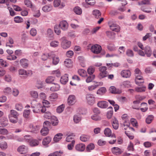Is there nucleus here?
<instances>
[{
    "label": "nucleus",
    "mask_w": 156,
    "mask_h": 156,
    "mask_svg": "<svg viewBox=\"0 0 156 156\" xmlns=\"http://www.w3.org/2000/svg\"><path fill=\"white\" fill-rule=\"evenodd\" d=\"M59 85L57 83H54L53 85L50 88V90L53 91H57L60 89Z\"/></svg>",
    "instance_id": "nucleus-36"
},
{
    "label": "nucleus",
    "mask_w": 156,
    "mask_h": 156,
    "mask_svg": "<svg viewBox=\"0 0 156 156\" xmlns=\"http://www.w3.org/2000/svg\"><path fill=\"white\" fill-rule=\"evenodd\" d=\"M154 116L153 115H149L146 119V122L147 124H150L152 122Z\"/></svg>",
    "instance_id": "nucleus-59"
},
{
    "label": "nucleus",
    "mask_w": 156,
    "mask_h": 156,
    "mask_svg": "<svg viewBox=\"0 0 156 156\" xmlns=\"http://www.w3.org/2000/svg\"><path fill=\"white\" fill-rule=\"evenodd\" d=\"M49 133V129L47 127H43L41 130V135L44 136L47 135Z\"/></svg>",
    "instance_id": "nucleus-38"
},
{
    "label": "nucleus",
    "mask_w": 156,
    "mask_h": 156,
    "mask_svg": "<svg viewBox=\"0 0 156 156\" xmlns=\"http://www.w3.org/2000/svg\"><path fill=\"white\" fill-rule=\"evenodd\" d=\"M52 9V6L50 5H46L42 8V10L45 12H48L51 11Z\"/></svg>",
    "instance_id": "nucleus-27"
},
{
    "label": "nucleus",
    "mask_w": 156,
    "mask_h": 156,
    "mask_svg": "<svg viewBox=\"0 0 156 156\" xmlns=\"http://www.w3.org/2000/svg\"><path fill=\"white\" fill-rule=\"evenodd\" d=\"M95 78V76L94 75L88 76L86 79V81L87 83L90 82Z\"/></svg>",
    "instance_id": "nucleus-64"
},
{
    "label": "nucleus",
    "mask_w": 156,
    "mask_h": 156,
    "mask_svg": "<svg viewBox=\"0 0 156 156\" xmlns=\"http://www.w3.org/2000/svg\"><path fill=\"white\" fill-rule=\"evenodd\" d=\"M144 51L145 54L147 56L150 57L152 55V50L150 47L149 46H146L144 49Z\"/></svg>",
    "instance_id": "nucleus-20"
},
{
    "label": "nucleus",
    "mask_w": 156,
    "mask_h": 156,
    "mask_svg": "<svg viewBox=\"0 0 156 156\" xmlns=\"http://www.w3.org/2000/svg\"><path fill=\"white\" fill-rule=\"evenodd\" d=\"M146 87L144 86L137 87L135 88V90L137 92H143L145 91Z\"/></svg>",
    "instance_id": "nucleus-58"
},
{
    "label": "nucleus",
    "mask_w": 156,
    "mask_h": 156,
    "mask_svg": "<svg viewBox=\"0 0 156 156\" xmlns=\"http://www.w3.org/2000/svg\"><path fill=\"white\" fill-rule=\"evenodd\" d=\"M74 136L73 134H71L67 135L66 138V141L67 142H70L72 140H73V137Z\"/></svg>",
    "instance_id": "nucleus-61"
},
{
    "label": "nucleus",
    "mask_w": 156,
    "mask_h": 156,
    "mask_svg": "<svg viewBox=\"0 0 156 156\" xmlns=\"http://www.w3.org/2000/svg\"><path fill=\"white\" fill-rule=\"evenodd\" d=\"M51 138L49 136L44 138L43 140L42 144L44 147H47L49 146V144L51 142Z\"/></svg>",
    "instance_id": "nucleus-8"
},
{
    "label": "nucleus",
    "mask_w": 156,
    "mask_h": 156,
    "mask_svg": "<svg viewBox=\"0 0 156 156\" xmlns=\"http://www.w3.org/2000/svg\"><path fill=\"white\" fill-rule=\"evenodd\" d=\"M67 102L68 105L70 106L75 105L76 102V96L74 95H69L68 98Z\"/></svg>",
    "instance_id": "nucleus-6"
},
{
    "label": "nucleus",
    "mask_w": 156,
    "mask_h": 156,
    "mask_svg": "<svg viewBox=\"0 0 156 156\" xmlns=\"http://www.w3.org/2000/svg\"><path fill=\"white\" fill-rule=\"evenodd\" d=\"M141 105L143 107L140 108L141 111L143 112H145L148 109L147 104L145 103H142L141 104Z\"/></svg>",
    "instance_id": "nucleus-55"
},
{
    "label": "nucleus",
    "mask_w": 156,
    "mask_h": 156,
    "mask_svg": "<svg viewBox=\"0 0 156 156\" xmlns=\"http://www.w3.org/2000/svg\"><path fill=\"white\" fill-rule=\"evenodd\" d=\"M14 41L13 39L11 37H9L7 40L6 43V46L9 48H12L13 46L12 45L14 44Z\"/></svg>",
    "instance_id": "nucleus-19"
},
{
    "label": "nucleus",
    "mask_w": 156,
    "mask_h": 156,
    "mask_svg": "<svg viewBox=\"0 0 156 156\" xmlns=\"http://www.w3.org/2000/svg\"><path fill=\"white\" fill-rule=\"evenodd\" d=\"M59 42L56 40H53L51 41L50 45L51 47L53 48L57 47L59 46Z\"/></svg>",
    "instance_id": "nucleus-42"
},
{
    "label": "nucleus",
    "mask_w": 156,
    "mask_h": 156,
    "mask_svg": "<svg viewBox=\"0 0 156 156\" xmlns=\"http://www.w3.org/2000/svg\"><path fill=\"white\" fill-rule=\"evenodd\" d=\"M63 134L62 133H58L56 134L53 140L55 142H58L61 140L62 138Z\"/></svg>",
    "instance_id": "nucleus-29"
},
{
    "label": "nucleus",
    "mask_w": 156,
    "mask_h": 156,
    "mask_svg": "<svg viewBox=\"0 0 156 156\" xmlns=\"http://www.w3.org/2000/svg\"><path fill=\"white\" fill-rule=\"evenodd\" d=\"M97 105L101 108H106L108 106V103L105 101H101L98 102Z\"/></svg>",
    "instance_id": "nucleus-11"
},
{
    "label": "nucleus",
    "mask_w": 156,
    "mask_h": 156,
    "mask_svg": "<svg viewBox=\"0 0 156 156\" xmlns=\"http://www.w3.org/2000/svg\"><path fill=\"white\" fill-rule=\"evenodd\" d=\"M86 99L87 103L90 105H92L95 102V97L93 94H87L86 95Z\"/></svg>",
    "instance_id": "nucleus-4"
},
{
    "label": "nucleus",
    "mask_w": 156,
    "mask_h": 156,
    "mask_svg": "<svg viewBox=\"0 0 156 156\" xmlns=\"http://www.w3.org/2000/svg\"><path fill=\"white\" fill-rule=\"evenodd\" d=\"M94 82L97 84L89 86L88 87V90L89 91H92L95 90L98 87L101 86L103 84V83L102 82H97L94 81Z\"/></svg>",
    "instance_id": "nucleus-12"
},
{
    "label": "nucleus",
    "mask_w": 156,
    "mask_h": 156,
    "mask_svg": "<svg viewBox=\"0 0 156 156\" xmlns=\"http://www.w3.org/2000/svg\"><path fill=\"white\" fill-rule=\"evenodd\" d=\"M30 144L31 146H35L38 145L39 144V142L36 140H30Z\"/></svg>",
    "instance_id": "nucleus-51"
},
{
    "label": "nucleus",
    "mask_w": 156,
    "mask_h": 156,
    "mask_svg": "<svg viewBox=\"0 0 156 156\" xmlns=\"http://www.w3.org/2000/svg\"><path fill=\"white\" fill-rule=\"evenodd\" d=\"M59 26L62 30H66L68 29L69 24L66 21L64 20L60 22Z\"/></svg>",
    "instance_id": "nucleus-7"
},
{
    "label": "nucleus",
    "mask_w": 156,
    "mask_h": 156,
    "mask_svg": "<svg viewBox=\"0 0 156 156\" xmlns=\"http://www.w3.org/2000/svg\"><path fill=\"white\" fill-rule=\"evenodd\" d=\"M15 108L18 111H21L23 108V107L21 103H17L15 105Z\"/></svg>",
    "instance_id": "nucleus-54"
},
{
    "label": "nucleus",
    "mask_w": 156,
    "mask_h": 156,
    "mask_svg": "<svg viewBox=\"0 0 156 156\" xmlns=\"http://www.w3.org/2000/svg\"><path fill=\"white\" fill-rule=\"evenodd\" d=\"M55 79V78L54 77L49 76L46 79L45 82L48 83H51Z\"/></svg>",
    "instance_id": "nucleus-57"
},
{
    "label": "nucleus",
    "mask_w": 156,
    "mask_h": 156,
    "mask_svg": "<svg viewBox=\"0 0 156 156\" xmlns=\"http://www.w3.org/2000/svg\"><path fill=\"white\" fill-rule=\"evenodd\" d=\"M95 71L94 67L92 66H90L87 69V73L90 75H92Z\"/></svg>",
    "instance_id": "nucleus-49"
},
{
    "label": "nucleus",
    "mask_w": 156,
    "mask_h": 156,
    "mask_svg": "<svg viewBox=\"0 0 156 156\" xmlns=\"http://www.w3.org/2000/svg\"><path fill=\"white\" fill-rule=\"evenodd\" d=\"M21 65L24 68H26L28 66V61L26 59H22L20 60Z\"/></svg>",
    "instance_id": "nucleus-37"
},
{
    "label": "nucleus",
    "mask_w": 156,
    "mask_h": 156,
    "mask_svg": "<svg viewBox=\"0 0 156 156\" xmlns=\"http://www.w3.org/2000/svg\"><path fill=\"white\" fill-rule=\"evenodd\" d=\"M68 76L67 74L64 75L62 76L60 79L61 83L63 84H65L68 82Z\"/></svg>",
    "instance_id": "nucleus-25"
},
{
    "label": "nucleus",
    "mask_w": 156,
    "mask_h": 156,
    "mask_svg": "<svg viewBox=\"0 0 156 156\" xmlns=\"http://www.w3.org/2000/svg\"><path fill=\"white\" fill-rule=\"evenodd\" d=\"M30 113V110H25L23 111V116L26 118L29 117Z\"/></svg>",
    "instance_id": "nucleus-63"
},
{
    "label": "nucleus",
    "mask_w": 156,
    "mask_h": 156,
    "mask_svg": "<svg viewBox=\"0 0 156 156\" xmlns=\"http://www.w3.org/2000/svg\"><path fill=\"white\" fill-rule=\"evenodd\" d=\"M121 86L125 87H131L130 82L128 81H124L122 83Z\"/></svg>",
    "instance_id": "nucleus-50"
},
{
    "label": "nucleus",
    "mask_w": 156,
    "mask_h": 156,
    "mask_svg": "<svg viewBox=\"0 0 156 156\" xmlns=\"http://www.w3.org/2000/svg\"><path fill=\"white\" fill-rule=\"evenodd\" d=\"M92 14L94 17L97 19L99 18L101 16V12L97 9L94 10L92 12Z\"/></svg>",
    "instance_id": "nucleus-40"
},
{
    "label": "nucleus",
    "mask_w": 156,
    "mask_h": 156,
    "mask_svg": "<svg viewBox=\"0 0 156 156\" xmlns=\"http://www.w3.org/2000/svg\"><path fill=\"white\" fill-rule=\"evenodd\" d=\"M53 5L55 7L59 6L61 8H63L65 6L64 3H61V0H54L53 2Z\"/></svg>",
    "instance_id": "nucleus-18"
},
{
    "label": "nucleus",
    "mask_w": 156,
    "mask_h": 156,
    "mask_svg": "<svg viewBox=\"0 0 156 156\" xmlns=\"http://www.w3.org/2000/svg\"><path fill=\"white\" fill-rule=\"evenodd\" d=\"M63 154V152L61 151H55L52 153L49 154L48 156H61V155Z\"/></svg>",
    "instance_id": "nucleus-56"
},
{
    "label": "nucleus",
    "mask_w": 156,
    "mask_h": 156,
    "mask_svg": "<svg viewBox=\"0 0 156 156\" xmlns=\"http://www.w3.org/2000/svg\"><path fill=\"white\" fill-rule=\"evenodd\" d=\"M17 151L21 154H25L27 152V147L25 145H22L18 147Z\"/></svg>",
    "instance_id": "nucleus-9"
},
{
    "label": "nucleus",
    "mask_w": 156,
    "mask_h": 156,
    "mask_svg": "<svg viewBox=\"0 0 156 156\" xmlns=\"http://www.w3.org/2000/svg\"><path fill=\"white\" fill-rule=\"evenodd\" d=\"M110 92L113 94H120L122 93V91L120 89L118 88H116L114 86L110 87L109 88Z\"/></svg>",
    "instance_id": "nucleus-13"
},
{
    "label": "nucleus",
    "mask_w": 156,
    "mask_h": 156,
    "mask_svg": "<svg viewBox=\"0 0 156 156\" xmlns=\"http://www.w3.org/2000/svg\"><path fill=\"white\" fill-rule=\"evenodd\" d=\"M111 150L112 153L116 155H119L122 152L120 149L118 147H112Z\"/></svg>",
    "instance_id": "nucleus-23"
},
{
    "label": "nucleus",
    "mask_w": 156,
    "mask_h": 156,
    "mask_svg": "<svg viewBox=\"0 0 156 156\" xmlns=\"http://www.w3.org/2000/svg\"><path fill=\"white\" fill-rule=\"evenodd\" d=\"M33 108H34L32 110L33 112L34 113H39L41 112L42 105L40 103H38Z\"/></svg>",
    "instance_id": "nucleus-14"
},
{
    "label": "nucleus",
    "mask_w": 156,
    "mask_h": 156,
    "mask_svg": "<svg viewBox=\"0 0 156 156\" xmlns=\"http://www.w3.org/2000/svg\"><path fill=\"white\" fill-rule=\"evenodd\" d=\"M19 90L17 88H13L12 90L11 94L15 97H17L19 95Z\"/></svg>",
    "instance_id": "nucleus-35"
},
{
    "label": "nucleus",
    "mask_w": 156,
    "mask_h": 156,
    "mask_svg": "<svg viewBox=\"0 0 156 156\" xmlns=\"http://www.w3.org/2000/svg\"><path fill=\"white\" fill-rule=\"evenodd\" d=\"M1 125L2 126L4 127L7 126L8 124V121L6 118H3L1 119Z\"/></svg>",
    "instance_id": "nucleus-46"
},
{
    "label": "nucleus",
    "mask_w": 156,
    "mask_h": 156,
    "mask_svg": "<svg viewBox=\"0 0 156 156\" xmlns=\"http://www.w3.org/2000/svg\"><path fill=\"white\" fill-rule=\"evenodd\" d=\"M90 138V137L88 135H83L80 136V139L83 142H86L88 141Z\"/></svg>",
    "instance_id": "nucleus-45"
},
{
    "label": "nucleus",
    "mask_w": 156,
    "mask_h": 156,
    "mask_svg": "<svg viewBox=\"0 0 156 156\" xmlns=\"http://www.w3.org/2000/svg\"><path fill=\"white\" fill-rule=\"evenodd\" d=\"M104 133L106 136L107 137L111 136L112 138H115L116 136L114 134H112V131L109 128H106L105 129L104 131Z\"/></svg>",
    "instance_id": "nucleus-10"
},
{
    "label": "nucleus",
    "mask_w": 156,
    "mask_h": 156,
    "mask_svg": "<svg viewBox=\"0 0 156 156\" xmlns=\"http://www.w3.org/2000/svg\"><path fill=\"white\" fill-rule=\"evenodd\" d=\"M85 148V145L83 144H79L75 146V148L77 151L82 152L83 151Z\"/></svg>",
    "instance_id": "nucleus-16"
},
{
    "label": "nucleus",
    "mask_w": 156,
    "mask_h": 156,
    "mask_svg": "<svg viewBox=\"0 0 156 156\" xmlns=\"http://www.w3.org/2000/svg\"><path fill=\"white\" fill-rule=\"evenodd\" d=\"M51 122L53 126H56L58 123L57 118L55 116H53L51 119Z\"/></svg>",
    "instance_id": "nucleus-31"
},
{
    "label": "nucleus",
    "mask_w": 156,
    "mask_h": 156,
    "mask_svg": "<svg viewBox=\"0 0 156 156\" xmlns=\"http://www.w3.org/2000/svg\"><path fill=\"white\" fill-rule=\"evenodd\" d=\"M30 94L32 98L35 99L37 98L39 96L37 92L35 90H33L30 91Z\"/></svg>",
    "instance_id": "nucleus-41"
},
{
    "label": "nucleus",
    "mask_w": 156,
    "mask_h": 156,
    "mask_svg": "<svg viewBox=\"0 0 156 156\" xmlns=\"http://www.w3.org/2000/svg\"><path fill=\"white\" fill-rule=\"evenodd\" d=\"M29 127L31 129L32 132H37L39 131L40 129V127L39 126L33 124H30Z\"/></svg>",
    "instance_id": "nucleus-26"
},
{
    "label": "nucleus",
    "mask_w": 156,
    "mask_h": 156,
    "mask_svg": "<svg viewBox=\"0 0 156 156\" xmlns=\"http://www.w3.org/2000/svg\"><path fill=\"white\" fill-rule=\"evenodd\" d=\"M78 74L83 77H85L87 76V73L86 70L83 69H80L78 71Z\"/></svg>",
    "instance_id": "nucleus-33"
},
{
    "label": "nucleus",
    "mask_w": 156,
    "mask_h": 156,
    "mask_svg": "<svg viewBox=\"0 0 156 156\" xmlns=\"http://www.w3.org/2000/svg\"><path fill=\"white\" fill-rule=\"evenodd\" d=\"M131 74L130 71L127 70H123L121 73V76L124 78H129Z\"/></svg>",
    "instance_id": "nucleus-15"
},
{
    "label": "nucleus",
    "mask_w": 156,
    "mask_h": 156,
    "mask_svg": "<svg viewBox=\"0 0 156 156\" xmlns=\"http://www.w3.org/2000/svg\"><path fill=\"white\" fill-rule=\"evenodd\" d=\"M12 90L9 87H5L3 89V92L5 94H11Z\"/></svg>",
    "instance_id": "nucleus-32"
},
{
    "label": "nucleus",
    "mask_w": 156,
    "mask_h": 156,
    "mask_svg": "<svg viewBox=\"0 0 156 156\" xmlns=\"http://www.w3.org/2000/svg\"><path fill=\"white\" fill-rule=\"evenodd\" d=\"M94 148V145L92 143L88 144L86 148V150L87 152H90Z\"/></svg>",
    "instance_id": "nucleus-48"
},
{
    "label": "nucleus",
    "mask_w": 156,
    "mask_h": 156,
    "mask_svg": "<svg viewBox=\"0 0 156 156\" xmlns=\"http://www.w3.org/2000/svg\"><path fill=\"white\" fill-rule=\"evenodd\" d=\"M73 11L77 15H80L82 14V9L78 6L74 8Z\"/></svg>",
    "instance_id": "nucleus-30"
},
{
    "label": "nucleus",
    "mask_w": 156,
    "mask_h": 156,
    "mask_svg": "<svg viewBox=\"0 0 156 156\" xmlns=\"http://www.w3.org/2000/svg\"><path fill=\"white\" fill-rule=\"evenodd\" d=\"M64 65L68 68H71L73 66V62L69 58L66 59L64 62Z\"/></svg>",
    "instance_id": "nucleus-24"
},
{
    "label": "nucleus",
    "mask_w": 156,
    "mask_h": 156,
    "mask_svg": "<svg viewBox=\"0 0 156 156\" xmlns=\"http://www.w3.org/2000/svg\"><path fill=\"white\" fill-rule=\"evenodd\" d=\"M65 108V105L62 104L58 106L57 108V112L58 113H61L64 110Z\"/></svg>",
    "instance_id": "nucleus-53"
},
{
    "label": "nucleus",
    "mask_w": 156,
    "mask_h": 156,
    "mask_svg": "<svg viewBox=\"0 0 156 156\" xmlns=\"http://www.w3.org/2000/svg\"><path fill=\"white\" fill-rule=\"evenodd\" d=\"M52 58V64L54 65H56L58 64L60 61L59 58L58 57L55 55H53Z\"/></svg>",
    "instance_id": "nucleus-21"
},
{
    "label": "nucleus",
    "mask_w": 156,
    "mask_h": 156,
    "mask_svg": "<svg viewBox=\"0 0 156 156\" xmlns=\"http://www.w3.org/2000/svg\"><path fill=\"white\" fill-rule=\"evenodd\" d=\"M61 39V46L63 49H66L70 47L71 42L70 41L67 39L65 37H63Z\"/></svg>",
    "instance_id": "nucleus-2"
},
{
    "label": "nucleus",
    "mask_w": 156,
    "mask_h": 156,
    "mask_svg": "<svg viewBox=\"0 0 156 156\" xmlns=\"http://www.w3.org/2000/svg\"><path fill=\"white\" fill-rule=\"evenodd\" d=\"M110 27L111 30L116 32H118L120 30V27L115 23L110 25Z\"/></svg>",
    "instance_id": "nucleus-17"
},
{
    "label": "nucleus",
    "mask_w": 156,
    "mask_h": 156,
    "mask_svg": "<svg viewBox=\"0 0 156 156\" xmlns=\"http://www.w3.org/2000/svg\"><path fill=\"white\" fill-rule=\"evenodd\" d=\"M140 102L138 101H136L133 102V105L132 106L133 108L136 109H139V106Z\"/></svg>",
    "instance_id": "nucleus-52"
},
{
    "label": "nucleus",
    "mask_w": 156,
    "mask_h": 156,
    "mask_svg": "<svg viewBox=\"0 0 156 156\" xmlns=\"http://www.w3.org/2000/svg\"><path fill=\"white\" fill-rule=\"evenodd\" d=\"M14 21L16 23H20L23 21V20L21 17L17 16L14 18Z\"/></svg>",
    "instance_id": "nucleus-62"
},
{
    "label": "nucleus",
    "mask_w": 156,
    "mask_h": 156,
    "mask_svg": "<svg viewBox=\"0 0 156 156\" xmlns=\"http://www.w3.org/2000/svg\"><path fill=\"white\" fill-rule=\"evenodd\" d=\"M106 91V89L105 87H101L97 91V94L99 95H102L105 94Z\"/></svg>",
    "instance_id": "nucleus-43"
},
{
    "label": "nucleus",
    "mask_w": 156,
    "mask_h": 156,
    "mask_svg": "<svg viewBox=\"0 0 156 156\" xmlns=\"http://www.w3.org/2000/svg\"><path fill=\"white\" fill-rule=\"evenodd\" d=\"M81 120V117L80 114H76L74 116L73 121L75 123H79Z\"/></svg>",
    "instance_id": "nucleus-34"
},
{
    "label": "nucleus",
    "mask_w": 156,
    "mask_h": 156,
    "mask_svg": "<svg viewBox=\"0 0 156 156\" xmlns=\"http://www.w3.org/2000/svg\"><path fill=\"white\" fill-rule=\"evenodd\" d=\"M58 94L56 93H53L51 94L49 96V100L52 101L56 100L58 98Z\"/></svg>",
    "instance_id": "nucleus-28"
},
{
    "label": "nucleus",
    "mask_w": 156,
    "mask_h": 156,
    "mask_svg": "<svg viewBox=\"0 0 156 156\" xmlns=\"http://www.w3.org/2000/svg\"><path fill=\"white\" fill-rule=\"evenodd\" d=\"M134 72L135 75L136 76L135 81L136 83L137 84H139V83L138 81L139 80H142V81L140 82V83H144V80L141 76L142 73L140 69L138 68H136Z\"/></svg>",
    "instance_id": "nucleus-1"
},
{
    "label": "nucleus",
    "mask_w": 156,
    "mask_h": 156,
    "mask_svg": "<svg viewBox=\"0 0 156 156\" xmlns=\"http://www.w3.org/2000/svg\"><path fill=\"white\" fill-rule=\"evenodd\" d=\"M99 70L100 72L99 75V78L101 79L107 76L108 72L106 71L107 67L106 66H101L99 67Z\"/></svg>",
    "instance_id": "nucleus-3"
},
{
    "label": "nucleus",
    "mask_w": 156,
    "mask_h": 156,
    "mask_svg": "<svg viewBox=\"0 0 156 156\" xmlns=\"http://www.w3.org/2000/svg\"><path fill=\"white\" fill-rule=\"evenodd\" d=\"M113 128L115 129H117L119 127L118 121L116 118H114L112 123Z\"/></svg>",
    "instance_id": "nucleus-39"
},
{
    "label": "nucleus",
    "mask_w": 156,
    "mask_h": 156,
    "mask_svg": "<svg viewBox=\"0 0 156 156\" xmlns=\"http://www.w3.org/2000/svg\"><path fill=\"white\" fill-rule=\"evenodd\" d=\"M8 130L0 126V134L2 135H7L9 134Z\"/></svg>",
    "instance_id": "nucleus-44"
},
{
    "label": "nucleus",
    "mask_w": 156,
    "mask_h": 156,
    "mask_svg": "<svg viewBox=\"0 0 156 156\" xmlns=\"http://www.w3.org/2000/svg\"><path fill=\"white\" fill-rule=\"evenodd\" d=\"M18 113L14 110H11L8 115L9 118H18Z\"/></svg>",
    "instance_id": "nucleus-22"
},
{
    "label": "nucleus",
    "mask_w": 156,
    "mask_h": 156,
    "mask_svg": "<svg viewBox=\"0 0 156 156\" xmlns=\"http://www.w3.org/2000/svg\"><path fill=\"white\" fill-rule=\"evenodd\" d=\"M91 51L94 54H98L101 51L102 48L100 45L98 44L92 45L90 48Z\"/></svg>",
    "instance_id": "nucleus-5"
},
{
    "label": "nucleus",
    "mask_w": 156,
    "mask_h": 156,
    "mask_svg": "<svg viewBox=\"0 0 156 156\" xmlns=\"http://www.w3.org/2000/svg\"><path fill=\"white\" fill-rule=\"evenodd\" d=\"M0 147L3 150L6 149L7 148L8 145L5 141H0Z\"/></svg>",
    "instance_id": "nucleus-47"
},
{
    "label": "nucleus",
    "mask_w": 156,
    "mask_h": 156,
    "mask_svg": "<svg viewBox=\"0 0 156 156\" xmlns=\"http://www.w3.org/2000/svg\"><path fill=\"white\" fill-rule=\"evenodd\" d=\"M52 116H53L51 115V113L48 111L45 112L44 115V118L47 119H51Z\"/></svg>",
    "instance_id": "nucleus-60"
}]
</instances>
